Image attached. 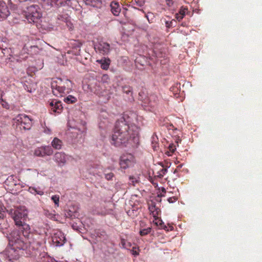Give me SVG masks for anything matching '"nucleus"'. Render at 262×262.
<instances>
[{"label": "nucleus", "instance_id": "nucleus-1", "mask_svg": "<svg viewBox=\"0 0 262 262\" xmlns=\"http://www.w3.org/2000/svg\"><path fill=\"white\" fill-rule=\"evenodd\" d=\"M135 117L131 114H124L116 122L114 134L112 135L111 144L116 147L127 146L137 147L139 144V127L132 123L131 119Z\"/></svg>", "mask_w": 262, "mask_h": 262}, {"label": "nucleus", "instance_id": "nucleus-2", "mask_svg": "<svg viewBox=\"0 0 262 262\" xmlns=\"http://www.w3.org/2000/svg\"><path fill=\"white\" fill-rule=\"evenodd\" d=\"M9 246L5 253L7 257L11 258L17 261L20 255L27 254L34 255V251L38 249L40 246V242L31 241L24 239L20 232L18 231L11 232L8 236Z\"/></svg>", "mask_w": 262, "mask_h": 262}, {"label": "nucleus", "instance_id": "nucleus-3", "mask_svg": "<svg viewBox=\"0 0 262 262\" xmlns=\"http://www.w3.org/2000/svg\"><path fill=\"white\" fill-rule=\"evenodd\" d=\"M11 216L13 219L15 224L17 226L21 227V236L26 240L36 241L35 236L37 235L32 233L30 231V227L25 221L28 215V211L24 206L15 209H11L9 212Z\"/></svg>", "mask_w": 262, "mask_h": 262}, {"label": "nucleus", "instance_id": "nucleus-4", "mask_svg": "<svg viewBox=\"0 0 262 262\" xmlns=\"http://www.w3.org/2000/svg\"><path fill=\"white\" fill-rule=\"evenodd\" d=\"M52 93L56 96H63L71 92L72 83L69 79L62 80L60 78L52 80L51 82Z\"/></svg>", "mask_w": 262, "mask_h": 262}, {"label": "nucleus", "instance_id": "nucleus-5", "mask_svg": "<svg viewBox=\"0 0 262 262\" xmlns=\"http://www.w3.org/2000/svg\"><path fill=\"white\" fill-rule=\"evenodd\" d=\"M42 16L41 10L38 5H32L28 7L25 11V16L30 23L38 20Z\"/></svg>", "mask_w": 262, "mask_h": 262}, {"label": "nucleus", "instance_id": "nucleus-6", "mask_svg": "<svg viewBox=\"0 0 262 262\" xmlns=\"http://www.w3.org/2000/svg\"><path fill=\"white\" fill-rule=\"evenodd\" d=\"M17 123L20 124L25 129H30L32 126V120L29 116L25 114H18L14 119Z\"/></svg>", "mask_w": 262, "mask_h": 262}, {"label": "nucleus", "instance_id": "nucleus-7", "mask_svg": "<svg viewBox=\"0 0 262 262\" xmlns=\"http://www.w3.org/2000/svg\"><path fill=\"white\" fill-rule=\"evenodd\" d=\"M135 164V157L130 154H126L122 155L120 158V167L123 169L132 167Z\"/></svg>", "mask_w": 262, "mask_h": 262}, {"label": "nucleus", "instance_id": "nucleus-8", "mask_svg": "<svg viewBox=\"0 0 262 262\" xmlns=\"http://www.w3.org/2000/svg\"><path fill=\"white\" fill-rule=\"evenodd\" d=\"M53 151L51 146H41L36 148L34 151V155L36 157H43L45 156L53 155Z\"/></svg>", "mask_w": 262, "mask_h": 262}, {"label": "nucleus", "instance_id": "nucleus-9", "mask_svg": "<svg viewBox=\"0 0 262 262\" xmlns=\"http://www.w3.org/2000/svg\"><path fill=\"white\" fill-rule=\"evenodd\" d=\"M66 238L63 232L60 231H56L52 236V242L56 247H60V246L64 244Z\"/></svg>", "mask_w": 262, "mask_h": 262}, {"label": "nucleus", "instance_id": "nucleus-10", "mask_svg": "<svg viewBox=\"0 0 262 262\" xmlns=\"http://www.w3.org/2000/svg\"><path fill=\"white\" fill-rule=\"evenodd\" d=\"M95 49L100 54L106 55L110 51V45L106 42L99 41L98 43L95 45Z\"/></svg>", "mask_w": 262, "mask_h": 262}, {"label": "nucleus", "instance_id": "nucleus-11", "mask_svg": "<svg viewBox=\"0 0 262 262\" xmlns=\"http://www.w3.org/2000/svg\"><path fill=\"white\" fill-rule=\"evenodd\" d=\"M49 104L51 110L56 113H60L62 111L63 106L61 101L53 100L50 102Z\"/></svg>", "mask_w": 262, "mask_h": 262}, {"label": "nucleus", "instance_id": "nucleus-12", "mask_svg": "<svg viewBox=\"0 0 262 262\" xmlns=\"http://www.w3.org/2000/svg\"><path fill=\"white\" fill-rule=\"evenodd\" d=\"M54 160L59 165L65 164L67 161V156L64 152H56L54 155Z\"/></svg>", "mask_w": 262, "mask_h": 262}, {"label": "nucleus", "instance_id": "nucleus-13", "mask_svg": "<svg viewBox=\"0 0 262 262\" xmlns=\"http://www.w3.org/2000/svg\"><path fill=\"white\" fill-rule=\"evenodd\" d=\"M9 10L3 1H0V20L7 18L9 15Z\"/></svg>", "mask_w": 262, "mask_h": 262}, {"label": "nucleus", "instance_id": "nucleus-14", "mask_svg": "<svg viewBox=\"0 0 262 262\" xmlns=\"http://www.w3.org/2000/svg\"><path fill=\"white\" fill-rule=\"evenodd\" d=\"M71 1L72 0H51L52 5L56 7L71 6Z\"/></svg>", "mask_w": 262, "mask_h": 262}, {"label": "nucleus", "instance_id": "nucleus-15", "mask_svg": "<svg viewBox=\"0 0 262 262\" xmlns=\"http://www.w3.org/2000/svg\"><path fill=\"white\" fill-rule=\"evenodd\" d=\"M58 19L59 20H62L65 22L66 23V25L67 27H68L70 31H72L73 29V24L72 23L71 21H70L69 16H68L67 15H58Z\"/></svg>", "mask_w": 262, "mask_h": 262}, {"label": "nucleus", "instance_id": "nucleus-16", "mask_svg": "<svg viewBox=\"0 0 262 262\" xmlns=\"http://www.w3.org/2000/svg\"><path fill=\"white\" fill-rule=\"evenodd\" d=\"M111 7L112 13L114 15L118 16L121 11L120 6L118 3L113 1L110 5Z\"/></svg>", "mask_w": 262, "mask_h": 262}, {"label": "nucleus", "instance_id": "nucleus-17", "mask_svg": "<svg viewBox=\"0 0 262 262\" xmlns=\"http://www.w3.org/2000/svg\"><path fill=\"white\" fill-rule=\"evenodd\" d=\"M122 90L124 93H125L128 96L129 100H133V88L130 87V85H126L122 86Z\"/></svg>", "mask_w": 262, "mask_h": 262}, {"label": "nucleus", "instance_id": "nucleus-18", "mask_svg": "<svg viewBox=\"0 0 262 262\" xmlns=\"http://www.w3.org/2000/svg\"><path fill=\"white\" fill-rule=\"evenodd\" d=\"M53 147L55 149H60L63 145V142L60 139L55 137L51 142Z\"/></svg>", "mask_w": 262, "mask_h": 262}, {"label": "nucleus", "instance_id": "nucleus-19", "mask_svg": "<svg viewBox=\"0 0 262 262\" xmlns=\"http://www.w3.org/2000/svg\"><path fill=\"white\" fill-rule=\"evenodd\" d=\"M97 61L101 64V68L103 70H108L110 65V59H101L97 60Z\"/></svg>", "mask_w": 262, "mask_h": 262}, {"label": "nucleus", "instance_id": "nucleus-20", "mask_svg": "<svg viewBox=\"0 0 262 262\" xmlns=\"http://www.w3.org/2000/svg\"><path fill=\"white\" fill-rule=\"evenodd\" d=\"M29 191L30 193L36 195L38 194L40 195H42L44 194V191L40 189V188L33 187V186H30Z\"/></svg>", "mask_w": 262, "mask_h": 262}, {"label": "nucleus", "instance_id": "nucleus-21", "mask_svg": "<svg viewBox=\"0 0 262 262\" xmlns=\"http://www.w3.org/2000/svg\"><path fill=\"white\" fill-rule=\"evenodd\" d=\"M64 100L67 103L69 104L75 103V102L77 101V99L73 96L69 95L66 98H64Z\"/></svg>", "mask_w": 262, "mask_h": 262}, {"label": "nucleus", "instance_id": "nucleus-22", "mask_svg": "<svg viewBox=\"0 0 262 262\" xmlns=\"http://www.w3.org/2000/svg\"><path fill=\"white\" fill-rule=\"evenodd\" d=\"M121 244L122 245L123 248H126V249H129L132 246V244H131L130 242L124 239H121Z\"/></svg>", "mask_w": 262, "mask_h": 262}, {"label": "nucleus", "instance_id": "nucleus-23", "mask_svg": "<svg viewBox=\"0 0 262 262\" xmlns=\"http://www.w3.org/2000/svg\"><path fill=\"white\" fill-rule=\"evenodd\" d=\"M24 88L29 93H32V92L35 90V88L33 84H26V83H25Z\"/></svg>", "mask_w": 262, "mask_h": 262}, {"label": "nucleus", "instance_id": "nucleus-24", "mask_svg": "<svg viewBox=\"0 0 262 262\" xmlns=\"http://www.w3.org/2000/svg\"><path fill=\"white\" fill-rule=\"evenodd\" d=\"M39 48L37 46H31L30 47V49L29 51L30 52V54L32 55L37 54L39 52Z\"/></svg>", "mask_w": 262, "mask_h": 262}, {"label": "nucleus", "instance_id": "nucleus-25", "mask_svg": "<svg viewBox=\"0 0 262 262\" xmlns=\"http://www.w3.org/2000/svg\"><path fill=\"white\" fill-rule=\"evenodd\" d=\"M176 150V146L173 144H170L168 146V150L166 152V154L168 156L172 155V153H173Z\"/></svg>", "mask_w": 262, "mask_h": 262}, {"label": "nucleus", "instance_id": "nucleus-26", "mask_svg": "<svg viewBox=\"0 0 262 262\" xmlns=\"http://www.w3.org/2000/svg\"><path fill=\"white\" fill-rule=\"evenodd\" d=\"M151 231V227H147V228H146V229H140V234L141 235H145L148 234H149V233Z\"/></svg>", "mask_w": 262, "mask_h": 262}, {"label": "nucleus", "instance_id": "nucleus-27", "mask_svg": "<svg viewBox=\"0 0 262 262\" xmlns=\"http://www.w3.org/2000/svg\"><path fill=\"white\" fill-rule=\"evenodd\" d=\"M129 180V184L132 185L133 186H135L136 183H138L139 182L138 178L134 177V176H130Z\"/></svg>", "mask_w": 262, "mask_h": 262}, {"label": "nucleus", "instance_id": "nucleus-28", "mask_svg": "<svg viewBox=\"0 0 262 262\" xmlns=\"http://www.w3.org/2000/svg\"><path fill=\"white\" fill-rule=\"evenodd\" d=\"M180 14L183 16V18L184 17L186 14L188 12V9L186 7H184V6H182L179 10Z\"/></svg>", "mask_w": 262, "mask_h": 262}, {"label": "nucleus", "instance_id": "nucleus-29", "mask_svg": "<svg viewBox=\"0 0 262 262\" xmlns=\"http://www.w3.org/2000/svg\"><path fill=\"white\" fill-rule=\"evenodd\" d=\"M155 224L157 225H159L160 227H161L162 229H166L167 228L162 220L159 219V218L157 221H155Z\"/></svg>", "mask_w": 262, "mask_h": 262}, {"label": "nucleus", "instance_id": "nucleus-30", "mask_svg": "<svg viewBox=\"0 0 262 262\" xmlns=\"http://www.w3.org/2000/svg\"><path fill=\"white\" fill-rule=\"evenodd\" d=\"M0 104L4 108L6 109L9 108V105L8 103H7L5 100H3L2 97L0 98Z\"/></svg>", "mask_w": 262, "mask_h": 262}, {"label": "nucleus", "instance_id": "nucleus-31", "mask_svg": "<svg viewBox=\"0 0 262 262\" xmlns=\"http://www.w3.org/2000/svg\"><path fill=\"white\" fill-rule=\"evenodd\" d=\"M161 211L160 209L157 207H156L155 210H154V212H152V214L153 215V217L155 218V221L157 220L158 219V215L160 214Z\"/></svg>", "mask_w": 262, "mask_h": 262}, {"label": "nucleus", "instance_id": "nucleus-32", "mask_svg": "<svg viewBox=\"0 0 262 262\" xmlns=\"http://www.w3.org/2000/svg\"><path fill=\"white\" fill-rule=\"evenodd\" d=\"M51 199L55 203V205L57 206H59V196L58 195H52Z\"/></svg>", "mask_w": 262, "mask_h": 262}, {"label": "nucleus", "instance_id": "nucleus-33", "mask_svg": "<svg viewBox=\"0 0 262 262\" xmlns=\"http://www.w3.org/2000/svg\"><path fill=\"white\" fill-rule=\"evenodd\" d=\"M5 222L4 214L2 212L0 211V229H3L2 225L4 224Z\"/></svg>", "mask_w": 262, "mask_h": 262}, {"label": "nucleus", "instance_id": "nucleus-34", "mask_svg": "<svg viewBox=\"0 0 262 262\" xmlns=\"http://www.w3.org/2000/svg\"><path fill=\"white\" fill-rule=\"evenodd\" d=\"M145 16L148 19L149 23H151V22H152V19H154V13H148L145 14Z\"/></svg>", "mask_w": 262, "mask_h": 262}, {"label": "nucleus", "instance_id": "nucleus-35", "mask_svg": "<svg viewBox=\"0 0 262 262\" xmlns=\"http://www.w3.org/2000/svg\"><path fill=\"white\" fill-rule=\"evenodd\" d=\"M136 5L142 7L145 5V0H134Z\"/></svg>", "mask_w": 262, "mask_h": 262}, {"label": "nucleus", "instance_id": "nucleus-36", "mask_svg": "<svg viewBox=\"0 0 262 262\" xmlns=\"http://www.w3.org/2000/svg\"><path fill=\"white\" fill-rule=\"evenodd\" d=\"M114 176V174L112 172L106 173L105 174V178L107 180H112V178H113Z\"/></svg>", "mask_w": 262, "mask_h": 262}, {"label": "nucleus", "instance_id": "nucleus-37", "mask_svg": "<svg viewBox=\"0 0 262 262\" xmlns=\"http://www.w3.org/2000/svg\"><path fill=\"white\" fill-rule=\"evenodd\" d=\"M155 203H152L149 206V210L150 211L151 214H152L153 212H154V210L156 208Z\"/></svg>", "mask_w": 262, "mask_h": 262}, {"label": "nucleus", "instance_id": "nucleus-38", "mask_svg": "<svg viewBox=\"0 0 262 262\" xmlns=\"http://www.w3.org/2000/svg\"><path fill=\"white\" fill-rule=\"evenodd\" d=\"M132 253L134 255H139L138 252L137 251V248L136 247H132V250H131Z\"/></svg>", "mask_w": 262, "mask_h": 262}, {"label": "nucleus", "instance_id": "nucleus-39", "mask_svg": "<svg viewBox=\"0 0 262 262\" xmlns=\"http://www.w3.org/2000/svg\"><path fill=\"white\" fill-rule=\"evenodd\" d=\"M176 18L178 21H180L181 20V19H182V18H183V16H182V15L180 14V12L179 11L178 13H176Z\"/></svg>", "mask_w": 262, "mask_h": 262}, {"label": "nucleus", "instance_id": "nucleus-40", "mask_svg": "<svg viewBox=\"0 0 262 262\" xmlns=\"http://www.w3.org/2000/svg\"><path fill=\"white\" fill-rule=\"evenodd\" d=\"M167 169L166 168H163L160 171L161 173H160L159 176L163 177V175L165 174V173H166V172H167Z\"/></svg>", "mask_w": 262, "mask_h": 262}, {"label": "nucleus", "instance_id": "nucleus-41", "mask_svg": "<svg viewBox=\"0 0 262 262\" xmlns=\"http://www.w3.org/2000/svg\"><path fill=\"white\" fill-rule=\"evenodd\" d=\"M177 198L176 196H171V198H169L168 199L167 201L169 202V203H172V202H174L177 201Z\"/></svg>", "mask_w": 262, "mask_h": 262}, {"label": "nucleus", "instance_id": "nucleus-42", "mask_svg": "<svg viewBox=\"0 0 262 262\" xmlns=\"http://www.w3.org/2000/svg\"><path fill=\"white\" fill-rule=\"evenodd\" d=\"M172 21H165V26L167 27V28H170V27H172Z\"/></svg>", "mask_w": 262, "mask_h": 262}, {"label": "nucleus", "instance_id": "nucleus-43", "mask_svg": "<svg viewBox=\"0 0 262 262\" xmlns=\"http://www.w3.org/2000/svg\"><path fill=\"white\" fill-rule=\"evenodd\" d=\"M165 2L169 6H171L173 5V0H165Z\"/></svg>", "mask_w": 262, "mask_h": 262}, {"label": "nucleus", "instance_id": "nucleus-44", "mask_svg": "<svg viewBox=\"0 0 262 262\" xmlns=\"http://www.w3.org/2000/svg\"><path fill=\"white\" fill-rule=\"evenodd\" d=\"M44 132L46 134H50L51 133V129H50L49 128H46L44 129Z\"/></svg>", "mask_w": 262, "mask_h": 262}, {"label": "nucleus", "instance_id": "nucleus-45", "mask_svg": "<svg viewBox=\"0 0 262 262\" xmlns=\"http://www.w3.org/2000/svg\"><path fill=\"white\" fill-rule=\"evenodd\" d=\"M7 259L6 262H17L16 260L11 259V258L7 257Z\"/></svg>", "mask_w": 262, "mask_h": 262}, {"label": "nucleus", "instance_id": "nucleus-46", "mask_svg": "<svg viewBox=\"0 0 262 262\" xmlns=\"http://www.w3.org/2000/svg\"><path fill=\"white\" fill-rule=\"evenodd\" d=\"M180 141H181V140L180 139V138H179V137H178V138H177V140H176V142L177 143V144H178V143H179V142H180Z\"/></svg>", "mask_w": 262, "mask_h": 262}, {"label": "nucleus", "instance_id": "nucleus-47", "mask_svg": "<svg viewBox=\"0 0 262 262\" xmlns=\"http://www.w3.org/2000/svg\"><path fill=\"white\" fill-rule=\"evenodd\" d=\"M161 190H162V192H163L164 193H166V189H165V188H162Z\"/></svg>", "mask_w": 262, "mask_h": 262}, {"label": "nucleus", "instance_id": "nucleus-48", "mask_svg": "<svg viewBox=\"0 0 262 262\" xmlns=\"http://www.w3.org/2000/svg\"><path fill=\"white\" fill-rule=\"evenodd\" d=\"M3 132V128H2V127L0 126V135L1 134V133H2Z\"/></svg>", "mask_w": 262, "mask_h": 262}, {"label": "nucleus", "instance_id": "nucleus-49", "mask_svg": "<svg viewBox=\"0 0 262 262\" xmlns=\"http://www.w3.org/2000/svg\"><path fill=\"white\" fill-rule=\"evenodd\" d=\"M181 167H182V164L179 165L178 166V168H180Z\"/></svg>", "mask_w": 262, "mask_h": 262}, {"label": "nucleus", "instance_id": "nucleus-50", "mask_svg": "<svg viewBox=\"0 0 262 262\" xmlns=\"http://www.w3.org/2000/svg\"><path fill=\"white\" fill-rule=\"evenodd\" d=\"M127 213H128V214L129 216H130V215H131V214H130V211H127Z\"/></svg>", "mask_w": 262, "mask_h": 262}, {"label": "nucleus", "instance_id": "nucleus-51", "mask_svg": "<svg viewBox=\"0 0 262 262\" xmlns=\"http://www.w3.org/2000/svg\"><path fill=\"white\" fill-rule=\"evenodd\" d=\"M138 10L141 11L143 13H144V11L142 10V9H138Z\"/></svg>", "mask_w": 262, "mask_h": 262}, {"label": "nucleus", "instance_id": "nucleus-52", "mask_svg": "<svg viewBox=\"0 0 262 262\" xmlns=\"http://www.w3.org/2000/svg\"><path fill=\"white\" fill-rule=\"evenodd\" d=\"M176 172H178V170L177 169L174 170V171H173V173H176Z\"/></svg>", "mask_w": 262, "mask_h": 262}, {"label": "nucleus", "instance_id": "nucleus-53", "mask_svg": "<svg viewBox=\"0 0 262 262\" xmlns=\"http://www.w3.org/2000/svg\"><path fill=\"white\" fill-rule=\"evenodd\" d=\"M161 196H164V195H162V193L160 195Z\"/></svg>", "mask_w": 262, "mask_h": 262}, {"label": "nucleus", "instance_id": "nucleus-54", "mask_svg": "<svg viewBox=\"0 0 262 262\" xmlns=\"http://www.w3.org/2000/svg\"><path fill=\"white\" fill-rule=\"evenodd\" d=\"M37 262H39V261H37Z\"/></svg>", "mask_w": 262, "mask_h": 262}]
</instances>
